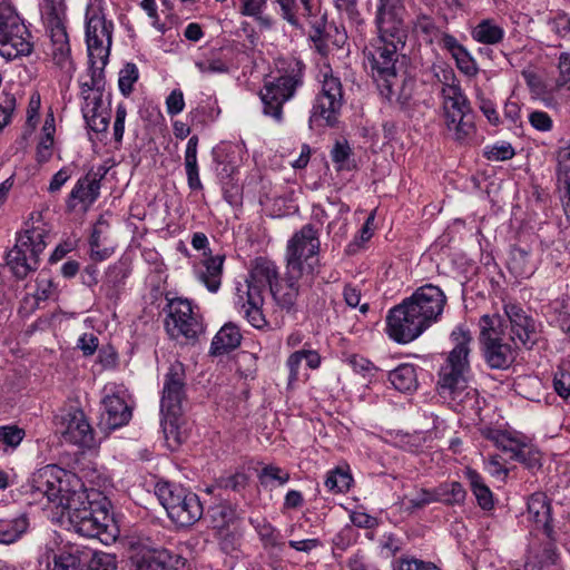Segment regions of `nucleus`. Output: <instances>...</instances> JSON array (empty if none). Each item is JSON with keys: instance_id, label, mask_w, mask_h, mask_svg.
<instances>
[{"instance_id": "f257e3e1", "label": "nucleus", "mask_w": 570, "mask_h": 570, "mask_svg": "<svg viewBox=\"0 0 570 570\" xmlns=\"http://www.w3.org/2000/svg\"><path fill=\"white\" fill-rule=\"evenodd\" d=\"M406 9L403 0H377L375 26L379 37L367 53L372 77L381 95L395 101L402 109L409 107L414 80L399 75L397 63L407 39Z\"/></svg>"}, {"instance_id": "f03ea898", "label": "nucleus", "mask_w": 570, "mask_h": 570, "mask_svg": "<svg viewBox=\"0 0 570 570\" xmlns=\"http://www.w3.org/2000/svg\"><path fill=\"white\" fill-rule=\"evenodd\" d=\"M445 305L446 295L439 286H420L389 311L386 333L397 343H410L440 321Z\"/></svg>"}, {"instance_id": "7ed1b4c3", "label": "nucleus", "mask_w": 570, "mask_h": 570, "mask_svg": "<svg viewBox=\"0 0 570 570\" xmlns=\"http://www.w3.org/2000/svg\"><path fill=\"white\" fill-rule=\"evenodd\" d=\"M111 503L107 497L95 489H83L82 484L73 489L69 500H66L63 510L68 512V519L73 530L87 538H98L107 533Z\"/></svg>"}, {"instance_id": "20e7f679", "label": "nucleus", "mask_w": 570, "mask_h": 570, "mask_svg": "<svg viewBox=\"0 0 570 570\" xmlns=\"http://www.w3.org/2000/svg\"><path fill=\"white\" fill-rule=\"evenodd\" d=\"M305 69V63L296 58L278 60L277 77L265 80L259 91L265 116L277 122L283 120V106L293 99L304 85Z\"/></svg>"}, {"instance_id": "39448f33", "label": "nucleus", "mask_w": 570, "mask_h": 570, "mask_svg": "<svg viewBox=\"0 0 570 570\" xmlns=\"http://www.w3.org/2000/svg\"><path fill=\"white\" fill-rule=\"evenodd\" d=\"M185 368L180 362L170 365L164 380L160 401L161 426L169 446H178L183 442L180 431L183 402L185 400Z\"/></svg>"}, {"instance_id": "423d86ee", "label": "nucleus", "mask_w": 570, "mask_h": 570, "mask_svg": "<svg viewBox=\"0 0 570 570\" xmlns=\"http://www.w3.org/2000/svg\"><path fill=\"white\" fill-rule=\"evenodd\" d=\"M454 343L445 363L439 372L438 387L441 394L450 396L463 391L466 387V375L470 371L469 354L472 336L469 331L456 327L451 333Z\"/></svg>"}, {"instance_id": "0eeeda50", "label": "nucleus", "mask_w": 570, "mask_h": 570, "mask_svg": "<svg viewBox=\"0 0 570 570\" xmlns=\"http://www.w3.org/2000/svg\"><path fill=\"white\" fill-rule=\"evenodd\" d=\"M79 485L80 482L76 475L68 473L57 465L49 464L32 474L29 492L37 502L46 499L48 503L63 508L66 500H69L73 489L76 487L79 488Z\"/></svg>"}, {"instance_id": "6e6552de", "label": "nucleus", "mask_w": 570, "mask_h": 570, "mask_svg": "<svg viewBox=\"0 0 570 570\" xmlns=\"http://www.w3.org/2000/svg\"><path fill=\"white\" fill-rule=\"evenodd\" d=\"M32 36L9 0H0V56L11 61L33 51Z\"/></svg>"}, {"instance_id": "1a4fd4ad", "label": "nucleus", "mask_w": 570, "mask_h": 570, "mask_svg": "<svg viewBox=\"0 0 570 570\" xmlns=\"http://www.w3.org/2000/svg\"><path fill=\"white\" fill-rule=\"evenodd\" d=\"M480 342L483 355L491 368H509L517 358L519 344H510L507 341V331L502 327V320L498 315H483L480 320Z\"/></svg>"}, {"instance_id": "9d476101", "label": "nucleus", "mask_w": 570, "mask_h": 570, "mask_svg": "<svg viewBox=\"0 0 570 570\" xmlns=\"http://www.w3.org/2000/svg\"><path fill=\"white\" fill-rule=\"evenodd\" d=\"M320 234L312 224L304 225L287 242L286 267L303 272L308 278H315L320 273Z\"/></svg>"}, {"instance_id": "9b49d317", "label": "nucleus", "mask_w": 570, "mask_h": 570, "mask_svg": "<svg viewBox=\"0 0 570 570\" xmlns=\"http://www.w3.org/2000/svg\"><path fill=\"white\" fill-rule=\"evenodd\" d=\"M114 23L106 19L104 0H90L86 8V43L91 65L106 66L112 43Z\"/></svg>"}, {"instance_id": "f8f14e48", "label": "nucleus", "mask_w": 570, "mask_h": 570, "mask_svg": "<svg viewBox=\"0 0 570 570\" xmlns=\"http://www.w3.org/2000/svg\"><path fill=\"white\" fill-rule=\"evenodd\" d=\"M156 493L168 517L176 524L189 527L202 518L203 505L195 493L168 483L159 485Z\"/></svg>"}, {"instance_id": "ddd939ff", "label": "nucleus", "mask_w": 570, "mask_h": 570, "mask_svg": "<svg viewBox=\"0 0 570 570\" xmlns=\"http://www.w3.org/2000/svg\"><path fill=\"white\" fill-rule=\"evenodd\" d=\"M321 90L317 94L311 117V127L330 126L334 127L343 106V88L338 77L332 73V70L323 73Z\"/></svg>"}, {"instance_id": "4468645a", "label": "nucleus", "mask_w": 570, "mask_h": 570, "mask_svg": "<svg viewBox=\"0 0 570 570\" xmlns=\"http://www.w3.org/2000/svg\"><path fill=\"white\" fill-rule=\"evenodd\" d=\"M46 248L45 233L40 229H28L21 234L14 247L7 256V264L13 275L26 278L39 265V256Z\"/></svg>"}, {"instance_id": "2eb2a0df", "label": "nucleus", "mask_w": 570, "mask_h": 570, "mask_svg": "<svg viewBox=\"0 0 570 570\" xmlns=\"http://www.w3.org/2000/svg\"><path fill=\"white\" fill-rule=\"evenodd\" d=\"M165 328L174 340L183 338L185 343L195 344L204 332L200 317L194 312L188 299H170L165 308Z\"/></svg>"}, {"instance_id": "dca6fc26", "label": "nucleus", "mask_w": 570, "mask_h": 570, "mask_svg": "<svg viewBox=\"0 0 570 570\" xmlns=\"http://www.w3.org/2000/svg\"><path fill=\"white\" fill-rule=\"evenodd\" d=\"M315 278H308V275L286 267L283 278L272 285V297L282 311L295 315L298 312V298L305 287H312Z\"/></svg>"}, {"instance_id": "f3484780", "label": "nucleus", "mask_w": 570, "mask_h": 570, "mask_svg": "<svg viewBox=\"0 0 570 570\" xmlns=\"http://www.w3.org/2000/svg\"><path fill=\"white\" fill-rule=\"evenodd\" d=\"M56 428L66 442L87 449L95 445L94 429L82 410L72 409L56 416Z\"/></svg>"}, {"instance_id": "a211bd4d", "label": "nucleus", "mask_w": 570, "mask_h": 570, "mask_svg": "<svg viewBox=\"0 0 570 570\" xmlns=\"http://www.w3.org/2000/svg\"><path fill=\"white\" fill-rule=\"evenodd\" d=\"M504 314L508 324L502 323V327L507 331V337L513 344H521L527 348H531L535 343L537 323L527 311L514 303L504 305Z\"/></svg>"}, {"instance_id": "6ab92c4d", "label": "nucleus", "mask_w": 570, "mask_h": 570, "mask_svg": "<svg viewBox=\"0 0 570 570\" xmlns=\"http://www.w3.org/2000/svg\"><path fill=\"white\" fill-rule=\"evenodd\" d=\"M135 570H179L186 567L187 559L167 549L137 548L130 556Z\"/></svg>"}, {"instance_id": "aec40b11", "label": "nucleus", "mask_w": 570, "mask_h": 570, "mask_svg": "<svg viewBox=\"0 0 570 570\" xmlns=\"http://www.w3.org/2000/svg\"><path fill=\"white\" fill-rule=\"evenodd\" d=\"M91 549L78 546H67L58 551L47 549L39 558L40 566L47 570H83L91 558Z\"/></svg>"}, {"instance_id": "412c9836", "label": "nucleus", "mask_w": 570, "mask_h": 570, "mask_svg": "<svg viewBox=\"0 0 570 570\" xmlns=\"http://www.w3.org/2000/svg\"><path fill=\"white\" fill-rule=\"evenodd\" d=\"M100 179L98 174L91 171L79 178L66 202L67 210L73 212L78 204L85 209L90 207L100 195Z\"/></svg>"}, {"instance_id": "4be33fe9", "label": "nucleus", "mask_w": 570, "mask_h": 570, "mask_svg": "<svg viewBox=\"0 0 570 570\" xmlns=\"http://www.w3.org/2000/svg\"><path fill=\"white\" fill-rule=\"evenodd\" d=\"M102 66L96 67L95 65H91L90 80L80 83V96L83 100L81 111L83 116H87L89 112L104 109L102 97L105 89V80L102 77Z\"/></svg>"}, {"instance_id": "5701e85b", "label": "nucleus", "mask_w": 570, "mask_h": 570, "mask_svg": "<svg viewBox=\"0 0 570 570\" xmlns=\"http://www.w3.org/2000/svg\"><path fill=\"white\" fill-rule=\"evenodd\" d=\"M100 426L116 430L126 425L131 419V410L124 399L118 395H106L102 400Z\"/></svg>"}, {"instance_id": "b1692460", "label": "nucleus", "mask_w": 570, "mask_h": 570, "mask_svg": "<svg viewBox=\"0 0 570 570\" xmlns=\"http://www.w3.org/2000/svg\"><path fill=\"white\" fill-rule=\"evenodd\" d=\"M527 517L530 522L534 523L537 529H542L548 537L551 535V507L544 493L537 492L529 498Z\"/></svg>"}, {"instance_id": "393cba45", "label": "nucleus", "mask_w": 570, "mask_h": 570, "mask_svg": "<svg viewBox=\"0 0 570 570\" xmlns=\"http://www.w3.org/2000/svg\"><path fill=\"white\" fill-rule=\"evenodd\" d=\"M50 39L52 43V59L55 63L61 69L68 71L73 69V63L70 57V45L66 29V24H58L57 27H48Z\"/></svg>"}, {"instance_id": "a878e982", "label": "nucleus", "mask_w": 570, "mask_h": 570, "mask_svg": "<svg viewBox=\"0 0 570 570\" xmlns=\"http://www.w3.org/2000/svg\"><path fill=\"white\" fill-rule=\"evenodd\" d=\"M224 261V255H209L202 262V267L197 272L198 279L212 293H216L220 287Z\"/></svg>"}, {"instance_id": "bb28decb", "label": "nucleus", "mask_w": 570, "mask_h": 570, "mask_svg": "<svg viewBox=\"0 0 570 570\" xmlns=\"http://www.w3.org/2000/svg\"><path fill=\"white\" fill-rule=\"evenodd\" d=\"M242 334L238 326L232 322L226 323L214 336L210 345L213 355H224L240 345Z\"/></svg>"}, {"instance_id": "cd10ccee", "label": "nucleus", "mask_w": 570, "mask_h": 570, "mask_svg": "<svg viewBox=\"0 0 570 570\" xmlns=\"http://www.w3.org/2000/svg\"><path fill=\"white\" fill-rule=\"evenodd\" d=\"M253 284H258L264 287H269L278 281V272L276 265L266 258H256L250 269L249 276L247 277Z\"/></svg>"}, {"instance_id": "c85d7f7f", "label": "nucleus", "mask_w": 570, "mask_h": 570, "mask_svg": "<svg viewBox=\"0 0 570 570\" xmlns=\"http://www.w3.org/2000/svg\"><path fill=\"white\" fill-rule=\"evenodd\" d=\"M389 381L400 392H412L419 385L416 367L413 364H401L389 373Z\"/></svg>"}, {"instance_id": "c756f323", "label": "nucleus", "mask_w": 570, "mask_h": 570, "mask_svg": "<svg viewBox=\"0 0 570 570\" xmlns=\"http://www.w3.org/2000/svg\"><path fill=\"white\" fill-rule=\"evenodd\" d=\"M28 528L29 519L26 514L13 519H0V543H14L27 532Z\"/></svg>"}, {"instance_id": "7c9ffc66", "label": "nucleus", "mask_w": 570, "mask_h": 570, "mask_svg": "<svg viewBox=\"0 0 570 570\" xmlns=\"http://www.w3.org/2000/svg\"><path fill=\"white\" fill-rule=\"evenodd\" d=\"M248 484V476L242 472L236 471L235 473H225L215 480V482L206 488L208 494L222 495V491L232 490L239 492L244 490Z\"/></svg>"}, {"instance_id": "2f4dec72", "label": "nucleus", "mask_w": 570, "mask_h": 570, "mask_svg": "<svg viewBox=\"0 0 570 570\" xmlns=\"http://www.w3.org/2000/svg\"><path fill=\"white\" fill-rule=\"evenodd\" d=\"M197 148L198 137L194 135L188 139L185 150V168L187 175V183L189 188L193 190L203 189V184L199 179L198 174Z\"/></svg>"}, {"instance_id": "473e14b6", "label": "nucleus", "mask_w": 570, "mask_h": 570, "mask_svg": "<svg viewBox=\"0 0 570 570\" xmlns=\"http://www.w3.org/2000/svg\"><path fill=\"white\" fill-rule=\"evenodd\" d=\"M508 268L517 278H527L533 274L535 267L527 249L513 246L510 250Z\"/></svg>"}, {"instance_id": "72a5a7b5", "label": "nucleus", "mask_w": 570, "mask_h": 570, "mask_svg": "<svg viewBox=\"0 0 570 570\" xmlns=\"http://www.w3.org/2000/svg\"><path fill=\"white\" fill-rule=\"evenodd\" d=\"M484 436L492 441L493 444L502 452L507 453L511 460H513L525 445V442L518 438H512L508 433L500 430H488Z\"/></svg>"}, {"instance_id": "f704fd0d", "label": "nucleus", "mask_w": 570, "mask_h": 570, "mask_svg": "<svg viewBox=\"0 0 570 570\" xmlns=\"http://www.w3.org/2000/svg\"><path fill=\"white\" fill-rule=\"evenodd\" d=\"M40 12L47 27H57L58 24H66V0H41Z\"/></svg>"}, {"instance_id": "c9c22d12", "label": "nucleus", "mask_w": 570, "mask_h": 570, "mask_svg": "<svg viewBox=\"0 0 570 570\" xmlns=\"http://www.w3.org/2000/svg\"><path fill=\"white\" fill-rule=\"evenodd\" d=\"M472 38L484 45H497L503 40L504 30L491 19L480 21L472 30Z\"/></svg>"}, {"instance_id": "e433bc0d", "label": "nucleus", "mask_w": 570, "mask_h": 570, "mask_svg": "<svg viewBox=\"0 0 570 570\" xmlns=\"http://www.w3.org/2000/svg\"><path fill=\"white\" fill-rule=\"evenodd\" d=\"M442 96L444 111H471L469 100L459 85H444Z\"/></svg>"}, {"instance_id": "4c0bfd02", "label": "nucleus", "mask_w": 570, "mask_h": 570, "mask_svg": "<svg viewBox=\"0 0 570 570\" xmlns=\"http://www.w3.org/2000/svg\"><path fill=\"white\" fill-rule=\"evenodd\" d=\"M471 490L478 501V504L483 510H491L493 508L492 492L484 483L482 476L474 470L466 472Z\"/></svg>"}, {"instance_id": "58836bf2", "label": "nucleus", "mask_w": 570, "mask_h": 570, "mask_svg": "<svg viewBox=\"0 0 570 570\" xmlns=\"http://www.w3.org/2000/svg\"><path fill=\"white\" fill-rule=\"evenodd\" d=\"M414 33L425 43L432 45L439 39L441 31L431 17L425 14L417 16L413 22Z\"/></svg>"}, {"instance_id": "ea45409f", "label": "nucleus", "mask_w": 570, "mask_h": 570, "mask_svg": "<svg viewBox=\"0 0 570 570\" xmlns=\"http://www.w3.org/2000/svg\"><path fill=\"white\" fill-rule=\"evenodd\" d=\"M208 515L214 528L223 529L236 519V510L226 501L212 505Z\"/></svg>"}, {"instance_id": "a19ab883", "label": "nucleus", "mask_w": 570, "mask_h": 570, "mask_svg": "<svg viewBox=\"0 0 570 570\" xmlns=\"http://www.w3.org/2000/svg\"><path fill=\"white\" fill-rule=\"evenodd\" d=\"M24 436V430L16 424L0 426V445L3 446L4 452H7L8 449L14 450L18 448Z\"/></svg>"}, {"instance_id": "79ce46f5", "label": "nucleus", "mask_w": 570, "mask_h": 570, "mask_svg": "<svg viewBox=\"0 0 570 570\" xmlns=\"http://www.w3.org/2000/svg\"><path fill=\"white\" fill-rule=\"evenodd\" d=\"M557 179L559 190L570 187V147L559 149L557 155Z\"/></svg>"}, {"instance_id": "37998d69", "label": "nucleus", "mask_w": 570, "mask_h": 570, "mask_svg": "<svg viewBox=\"0 0 570 570\" xmlns=\"http://www.w3.org/2000/svg\"><path fill=\"white\" fill-rule=\"evenodd\" d=\"M91 558L88 557L86 570H116L117 558L112 553L95 551L91 549Z\"/></svg>"}, {"instance_id": "c03bdc74", "label": "nucleus", "mask_w": 570, "mask_h": 570, "mask_svg": "<svg viewBox=\"0 0 570 570\" xmlns=\"http://www.w3.org/2000/svg\"><path fill=\"white\" fill-rule=\"evenodd\" d=\"M138 68L132 62H127L119 72L118 86L120 92L128 97L134 89V83L138 80Z\"/></svg>"}, {"instance_id": "a18cd8bd", "label": "nucleus", "mask_w": 570, "mask_h": 570, "mask_svg": "<svg viewBox=\"0 0 570 570\" xmlns=\"http://www.w3.org/2000/svg\"><path fill=\"white\" fill-rule=\"evenodd\" d=\"M352 483V476L341 470L336 469L327 474V478L325 480V487L335 493H342L350 489Z\"/></svg>"}, {"instance_id": "49530a36", "label": "nucleus", "mask_w": 570, "mask_h": 570, "mask_svg": "<svg viewBox=\"0 0 570 570\" xmlns=\"http://www.w3.org/2000/svg\"><path fill=\"white\" fill-rule=\"evenodd\" d=\"M515 155V151L511 144L500 142L491 146H487L483 151V156L489 160L504 161L511 159Z\"/></svg>"}, {"instance_id": "de8ad7c7", "label": "nucleus", "mask_w": 570, "mask_h": 570, "mask_svg": "<svg viewBox=\"0 0 570 570\" xmlns=\"http://www.w3.org/2000/svg\"><path fill=\"white\" fill-rule=\"evenodd\" d=\"M263 305L264 304L240 305V309L247 322L257 330H264L268 327V322L262 309Z\"/></svg>"}, {"instance_id": "09e8293b", "label": "nucleus", "mask_w": 570, "mask_h": 570, "mask_svg": "<svg viewBox=\"0 0 570 570\" xmlns=\"http://www.w3.org/2000/svg\"><path fill=\"white\" fill-rule=\"evenodd\" d=\"M446 129L454 140L463 142L474 132L472 117L459 119L453 125H446Z\"/></svg>"}, {"instance_id": "8fccbe9b", "label": "nucleus", "mask_w": 570, "mask_h": 570, "mask_svg": "<svg viewBox=\"0 0 570 570\" xmlns=\"http://www.w3.org/2000/svg\"><path fill=\"white\" fill-rule=\"evenodd\" d=\"M256 530L265 547L274 548L283 544L279 531L275 529L271 523L266 521L258 522Z\"/></svg>"}, {"instance_id": "3c124183", "label": "nucleus", "mask_w": 570, "mask_h": 570, "mask_svg": "<svg viewBox=\"0 0 570 570\" xmlns=\"http://www.w3.org/2000/svg\"><path fill=\"white\" fill-rule=\"evenodd\" d=\"M262 485L267 487L272 481L283 485L288 482L289 473L275 465H265L258 474Z\"/></svg>"}, {"instance_id": "603ef678", "label": "nucleus", "mask_w": 570, "mask_h": 570, "mask_svg": "<svg viewBox=\"0 0 570 570\" xmlns=\"http://www.w3.org/2000/svg\"><path fill=\"white\" fill-rule=\"evenodd\" d=\"M351 148L347 141H336L333 149L331 150V157L333 163L336 164L337 170L351 169L350 166V157H351Z\"/></svg>"}, {"instance_id": "864d4df0", "label": "nucleus", "mask_w": 570, "mask_h": 570, "mask_svg": "<svg viewBox=\"0 0 570 570\" xmlns=\"http://www.w3.org/2000/svg\"><path fill=\"white\" fill-rule=\"evenodd\" d=\"M83 118L88 128L95 132H106L109 127L110 115L107 109L89 112Z\"/></svg>"}, {"instance_id": "5fc2aeb1", "label": "nucleus", "mask_w": 570, "mask_h": 570, "mask_svg": "<svg viewBox=\"0 0 570 570\" xmlns=\"http://www.w3.org/2000/svg\"><path fill=\"white\" fill-rule=\"evenodd\" d=\"M452 58L455 60L458 69L465 76L473 77L478 73V65L473 57L464 47L459 52H456Z\"/></svg>"}, {"instance_id": "6e6d98bb", "label": "nucleus", "mask_w": 570, "mask_h": 570, "mask_svg": "<svg viewBox=\"0 0 570 570\" xmlns=\"http://www.w3.org/2000/svg\"><path fill=\"white\" fill-rule=\"evenodd\" d=\"M14 109V96L6 92L0 94V132L10 124Z\"/></svg>"}, {"instance_id": "4d7b16f0", "label": "nucleus", "mask_w": 570, "mask_h": 570, "mask_svg": "<svg viewBox=\"0 0 570 570\" xmlns=\"http://www.w3.org/2000/svg\"><path fill=\"white\" fill-rule=\"evenodd\" d=\"M559 77L556 79L554 88L561 90L570 89V52H562L558 61Z\"/></svg>"}, {"instance_id": "13d9d810", "label": "nucleus", "mask_w": 570, "mask_h": 570, "mask_svg": "<svg viewBox=\"0 0 570 570\" xmlns=\"http://www.w3.org/2000/svg\"><path fill=\"white\" fill-rule=\"evenodd\" d=\"M246 299L242 295L238 296L237 304L239 305H257V304H264V296L263 292L266 287L253 284L250 281L246 279Z\"/></svg>"}, {"instance_id": "bf43d9fd", "label": "nucleus", "mask_w": 570, "mask_h": 570, "mask_svg": "<svg viewBox=\"0 0 570 570\" xmlns=\"http://www.w3.org/2000/svg\"><path fill=\"white\" fill-rule=\"evenodd\" d=\"M530 125L538 131L547 132L553 128V120L550 115L542 110H533L529 114Z\"/></svg>"}, {"instance_id": "052dcab7", "label": "nucleus", "mask_w": 570, "mask_h": 570, "mask_svg": "<svg viewBox=\"0 0 570 570\" xmlns=\"http://www.w3.org/2000/svg\"><path fill=\"white\" fill-rule=\"evenodd\" d=\"M538 561L533 562L531 566L533 568H549L557 564L558 554L556 552V547L553 543L548 542L543 546L541 554L535 557Z\"/></svg>"}, {"instance_id": "680f3d73", "label": "nucleus", "mask_w": 570, "mask_h": 570, "mask_svg": "<svg viewBox=\"0 0 570 570\" xmlns=\"http://www.w3.org/2000/svg\"><path fill=\"white\" fill-rule=\"evenodd\" d=\"M343 296H344V299L346 302V304L350 306V307H356V306H360V312L365 314L367 313L368 311V304L367 303H364V304H360L361 302V291L352 285V284H347L345 285L344 287V291H343Z\"/></svg>"}, {"instance_id": "e2e57ef3", "label": "nucleus", "mask_w": 570, "mask_h": 570, "mask_svg": "<svg viewBox=\"0 0 570 570\" xmlns=\"http://www.w3.org/2000/svg\"><path fill=\"white\" fill-rule=\"evenodd\" d=\"M513 460L523 463L529 469L540 466L539 452L527 443L522 448V452H520V454H518Z\"/></svg>"}, {"instance_id": "0e129e2a", "label": "nucleus", "mask_w": 570, "mask_h": 570, "mask_svg": "<svg viewBox=\"0 0 570 570\" xmlns=\"http://www.w3.org/2000/svg\"><path fill=\"white\" fill-rule=\"evenodd\" d=\"M166 107L170 116L180 114L185 107L183 91L179 89L173 90L166 99Z\"/></svg>"}, {"instance_id": "69168bd1", "label": "nucleus", "mask_w": 570, "mask_h": 570, "mask_svg": "<svg viewBox=\"0 0 570 570\" xmlns=\"http://www.w3.org/2000/svg\"><path fill=\"white\" fill-rule=\"evenodd\" d=\"M553 386L558 395L567 400L570 396V373L557 372L553 377Z\"/></svg>"}, {"instance_id": "338daca9", "label": "nucleus", "mask_w": 570, "mask_h": 570, "mask_svg": "<svg viewBox=\"0 0 570 570\" xmlns=\"http://www.w3.org/2000/svg\"><path fill=\"white\" fill-rule=\"evenodd\" d=\"M127 117V109L124 104H119L116 109L115 122H114V139L120 144L122 141L125 132V120Z\"/></svg>"}, {"instance_id": "774afa93", "label": "nucleus", "mask_w": 570, "mask_h": 570, "mask_svg": "<svg viewBox=\"0 0 570 570\" xmlns=\"http://www.w3.org/2000/svg\"><path fill=\"white\" fill-rule=\"evenodd\" d=\"M43 130L46 131L45 136L41 138L38 148H37V156L40 161L48 160L51 156V148L53 145V136L50 131V128L45 126Z\"/></svg>"}]
</instances>
